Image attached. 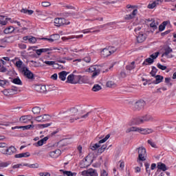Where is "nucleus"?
Returning <instances> with one entry per match:
<instances>
[{
    "label": "nucleus",
    "instance_id": "obj_36",
    "mask_svg": "<svg viewBox=\"0 0 176 176\" xmlns=\"http://www.w3.org/2000/svg\"><path fill=\"white\" fill-rule=\"evenodd\" d=\"M34 124H29L26 126H21L20 128L23 129V130H32L34 129Z\"/></svg>",
    "mask_w": 176,
    "mask_h": 176
},
{
    "label": "nucleus",
    "instance_id": "obj_61",
    "mask_svg": "<svg viewBox=\"0 0 176 176\" xmlns=\"http://www.w3.org/2000/svg\"><path fill=\"white\" fill-rule=\"evenodd\" d=\"M44 64H46L47 65H53L54 64V61L45 60Z\"/></svg>",
    "mask_w": 176,
    "mask_h": 176
},
{
    "label": "nucleus",
    "instance_id": "obj_59",
    "mask_svg": "<svg viewBox=\"0 0 176 176\" xmlns=\"http://www.w3.org/2000/svg\"><path fill=\"white\" fill-rule=\"evenodd\" d=\"M42 6L44 8H47V6H50V3L47 1H44L41 3Z\"/></svg>",
    "mask_w": 176,
    "mask_h": 176
},
{
    "label": "nucleus",
    "instance_id": "obj_58",
    "mask_svg": "<svg viewBox=\"0 0 176 176\" xmlns=\"http://www.w3.org/2000/svg\"><path fill=\"white\" fill-rule=\"evenodd\" d=\"M20 49H21L22 50H24V49H27V45L25 44H23V43H19L18 45Z\"/></svg>",
    "mask_w": 176,
    "mask_h": 176
},
{
    "label": "nucleus",
    "instance_id": "obj_13",
    "mask_svg": "<svg viewBox=\"0 0 176 176\" xmlns=\"http://www.w3.org/2000/svg\"><path fill=\"white\" fill-rule=\"evenodd\" d=\"M170 53H173V49L170 47H166L164 48V53L162 54V57H167V58H173L174 56L170 55Z\"/></svg>",
    "mask_w": 176,
    "mask_h": 176
},
{
    "label": "nucleus",
    "instance_id": "obj_45",
    "mask_svg": "<svg viewBox=\"0 0 176 176\" xmlns=\"http://www.w3.org/2000/svg\"><path fill=\"white\" fill-rule=\"evenodd\" d=\"M29 43H36V38H35L32 36H29Z\"/></svg>",
    "mask_w": 176,
    "mask_h": 176
},
{
    "label": "nucleus",
    "instance_id": "obj_40",
    "mask_svg": "<svg viewBox=\"0 0 176 176\" xmlns=\"http://www.w3.org/2000/svg\"><path fill=\"white\" fill-rule=\"evenodd\" d=\"M67 60V61H72V58L69 57H64L63 58V60H58V63H61L62 64H65Z\"/></svg>",
    "mask_w": 176,
    "mask_h": 176
},
{
    "label": "nucleus",
    "instance_id": "obj_42",
    "mask_svg": "<svg viewBox=\"0 0 176 176\" xmlns=\"http://www.w3.org/2000/svg\"><path fill=\"white\" fill-rule=\"evenodd\" d=\"M12 83H14L15 85H19L21 86L23 85V82H21V80H20L19 78H14L12 80Z\"/></svg>",
    "mask_w": 176,
    "mask_h": 176
},
{
    "label": "nucleus",
    "instance_id": "obj_29",
    "mask_svg": "<svg viewBox=\"0 0 176 176\" xmlns=\"http://www.w3.org/2000/svg\"><path fill=\"white\" fill-rule=\"evenodd\" d=\"M74 80L76 83H82L83 82V77L82 76H74Z\"/></svg>",
    "mask_w": 176,
    "mask_h": 176
},
{
    "label": "nucleus",
    "instance_id": "obj_27",
    "mask_svg": "<svg viewBox=\"0 0 176 176\" xmlns=\"http://www.w3.org/2000/svg\"><path fill=\"white\" fill-rule=\"evenodd\" d=\"M30 153L26 152V153L16 154L14 155V157H16V159H19V158H21V157H30Z\"/></svg>",
    "mask_w": 176,
    "mask_h": 176
},
{
    "label": "nucleus",
    "instance_id": "obj_1",
    "mask_svg": "<svg viewBox=\"0 0 176 176\" xmlns=\"http://www.w3.org/2000/svg\"><path fill=\"white\" fill-rule=\"evenodd\" d=\"M79 112V110L76 107H72L69 110H67V111L63 112L65 115H67L69 116V121L70 123H74L75 120H78L79 119H86V118L89 117V115H90V112L87 113L84 116H78V113Z\"/></svg>",
    "mask_w": 176,
    "mask_h": 176
},
{
    "label": "nucleus",
    "instance_id": "obj_23",
    "mask_svg": "<svg viewBox=\"0 0 176 176\" xmlns=\"http://www.w3.org/2000/svg\"><path fill=\"white\" fill-rule=\"evenodd\" d=\"M45 39L47 41H49V42H54V41H58L60 39V35L59 34H53L50 36V38H42Z\"/></svg>",
    "mask_w": 176,
    "mask_h": 176
},
{
    "label": "nucleus",
    "instance_id": "obj_14",
    "mask_svg": "<svg viewBox=\"0 0 176 176\" xmlns=\"http://www.w3.org/2000/svg\"><path fill=\"white\" fill-rule=\"evenodd\" d=\"M35 120H36V122H46L47 120H50V116L47 114L39 116L35 118Z\"/></svg>",
    "mask_w": 176,
    "mask_h": 176
},
{
    "label": "nucleus",
    "instance_id": "obj_7",
    "mask_svg": "<svg viewBox=\"0 0 176 176\" xmlns=\"http://www.w3.org/2000/svg\"><path fill=\"white\" fill-rule=\"evenodd\" d=\"M52 50H60V48H42V49H39V50H36V53L38 56H41V54H42V53H47L48 54H50V52H52Z\"/></svg>",
    "mask_w": 176,
    "mask_h": 176
},
{
    "label": "nucleus",
    "instance_id": "obj_52",
    "mask_svg": "<svg viewBox=\"0 0 176 176\" xmlns=\"http://www.w3.org/2000/svg\"><path fill=\"white\" fill-rule=\"evenodd\" d=\"M158 56H159V52H155V53L151 54V55L150 56V57H151V58L152 60H154L155 58H157Z\"/></svg>",
    "mask_w": 176,
    "mask_h": 176
},
{
    "label": "nucleus",
    "instance_id": "obj_28",
    "mask_svg": "<svg viewBox=\"0 0 176 176\" xmlns=\"http://www.w3.org/2000/svg\"><path fill=\"white\" fill-rule=\"evenodd\" d=\"M3 32L6 34H12V32H14V28L13 26H9L3 30Z\"/></svg>",
    "mask_w": 176,
    "mask_h": 176
},
{
    "label": "nucleus",
    "instance_id": "obj_51",
    "mask_svg": "<svg viewBox=\"0 0 176 176\" xmlns=\"http://www.w3.org/2000/svg\"><path fill=\"white\" fill-rule=\"evenodd\" d=\"M150 27L153 29V31H155V30H157V25H156L155 21H153V22L150 24Z\"/></svg>",
    "mask_w": 176,
    "mask_h": 176
},
{
    "label": "nucleus",
    "instance_id": "obj_49",
    "mask_svg": "<svg viewBox=\"0 0 176 176\" xmlns=\"http://www.w3.org/2000/svg\"><path fill=\"white\" fill-rule=\"evenodd\" d=\"M90 148L92 151H96V149H98L100 148V144H95L93 146H90Z\"/></svg>",
    "mask_w": 176,
    "mask_h": 176
},
{
    "label": "nucleus",
    "instance_id": "obj_63",
    "mask_svg": "<svg viewBox=\"0 0 176 176\" xmlns=\"http://www.w3.org/2000/svg\"><path fill=\"white\" fill-rule=\"evenodd\" d=\"M9 163L8 162H1L0 163V167H8Z\"/></svg>",
    "mask_w": 176,
    "mask_h": 176
},
{
    "label": "nucleus",
    "instance_id": "obj_11",
    "mask_svg": "<svg viewBox=\"0 0 176 176\" xmlns=\"http://www.w3.org/2000/svg\"><path fill=\"white\" fill-rule=\"evenodd\" d=\"M98 67H104V65H95L89 68V70L92 71L93 72L92 78H95V76L100 75V72L101 70L98 69Z\"/></svg>",
    "mask_w": 176,
    "mask_h": 176
},
{
    "label": "nucleus",
    "instance_id": "obj_20",
    "mask_svg": "<svg viewBox=\"0 0 176 176\" xmlns=\"http://www.w3.org/2000/svg\"><path fill=\"white\" fill-rule=\"evenodd\" d=\"M139 133H140V134H151V133H153V129L139 127Z\"/></svg>",
    "mask_w": 176,
    "mask_h": 176
},
{
    "label": "nucleus",
    "instance_id": "obj_5",
    "mask_svg": "<svg viewBox=\"0 0 176 176\" xmlns=\"http://www.w3.org/2000/svg\"><path fill=\"white\" fill-rule=\"evenodd\" d=\"M54 24L56 27H62V25H69L71 22L64 18H55Z\"/></svg>",
    "mask_w": 176,
    "mask_h": 176
},
{
    "label": "nucleus",
    "instance_id": "obj_48",
    "mask_svg": "<svg viewBox=\"0 0 176 176\" xmlns=\"http://www.w3.org/2000/svg\"><path fill=\"white\" fill-rule=\"evenodd\" d=\"M50 126H52V123H47L43 124H39L38 127L40 129H46V127H49Z\"/></svg>",
    "mask_w": 176,
    "mask_h": 176
},
{
    "label": "nucleus",
    "instance_id": "obj_43",
    "mask_svg": "<svg viewBox=\"0 0 176 176\" xmlns=\"http://www.w3.org/2000/svg\"><path fill=\"white\" fill-rule=\"evenodd\" d=\"M109 137H111V135L107 134L104 138L100 140L98 142V144H104V142H106L107 141V140L109 138Z\"/></svg>",
    "mask_w": 176,
    "mask_h": 176
},
{
    "label": "nucleus",
    "instance_id": "obj_37",
    "mask_svg": "<svg viewBox=\"0 0 176 176\" xmlns=\"http://www.w3.org/2000/svg\"><path fill=\"white\" fill-rule=\"evenodd\" d=\"M37 89H39L40 93H46V86L45 85H38Z\"/></svg>",
    "mask_w": 176,
    "mask_h": 176
},
{
    "label": "nucleus",
    "instance_id": "obj_55",
    "mask_svg": "<svg viewBox=\"0 0 176 176\" xmlns=\"http://www.w3.org/2000/svg\"><path fill=\"white\" fill-rule=\"evenodd\" d=\"M147 142L148 144H149V145H151V146H152V148H157V146H156V144L152 142L151 140H148Z\"/></svg>",
    "mask_w": 176,
    "mask_h": 176
},
{
    "label": "nucleus",
    "instance_id": "obj_24",
    "mask_svg": "<svg viewBox=\"0 0 176 176\" xmlns=\"http://www.w3.org/2000/svg\"><path fill=\"white\" fill-rule=\"evenodd\" d=\"M49 136L45 137L44 138L38 140L36 144H34L35 146H42L49 140Z\"/></svg>",
    "mask_w": 176,
    "mask_h": 176
},
{
    "label": "nucleus",
    "instance_id": "obj_18",
    "mask_svg": "<svg viewBox=\"0 0 176 176\" xmlns=\"http://www.w3.org/2000/svg\"><path fill=\"white\" fill-rule=\"evenodd\" d=\"M154 77H155V80L151 82L153 85H159V83H162V82H163V79H164V77L161 75H157Z\"/></svg>",
    "mask_w": 176,
    "mask_h": 176
},
{
    "label": "nucleus",
    "instance_id": "obj_21",
    "mask_svg": "<svg viewBox=\"0 0 176 176\" xmlns=\"http://www.w3.org/2000/svg\"><path fill=\"white\" fill-rule=\"evenodd\" d=\"M6 155H13L17 152V149L14 146H11L9 148L6 147Z\"/></svg>",
    "mask_w": 176,
    "mask_h": 176
},
{
    "label": "nucleus",
    "instance_id": "obj_47",
    "mask_svg": "<svg viewBox=\"0 0 176 176\" xmlns=\"http://www.w3.org/2000/svg\"><path fill=\"white\" fill-rule=\"evenodd\" d=\"M157 68H159L160 69H162V71H164L166 69H167V67L166 66H164L160 63H157Z\"/></svg>",
    "mask_w": 176,
    "mask_h": 176
},
{
    "label": "nucleus",
    "instance_id": "obj_41",
    "mask_svg": "<svg viewBox=\"0 0 176 176\" xmlns=\"http://www.w3.org/2000/svg\"><path fill=\"white\" fill-rule=\"evenodd\" d=\"M107 87H116V84L113 81H108L107 82Z\"/></svg>",
    "mask_w": 176,
    "mask_h": 176
},
{
    "label": "nucleus",
    "instance_id": "obj_26",
    "mask_svg": "<svg viewBox=\"0 0 176 176\" xmlns=\"http://www.w3.org/2000/svg\"><path fill=\"white\" fill-rule=\"evenodd\" d=\"M67 75H68V73H67L65 71H63L58 73V78L60 79V80L64 81L65 79H67Z\"/></svg>",
    "mask_w": 176,
    "mask_h": 176
},
{
    "label": "nucleus",
    "instance_id": "obj_17",
    "mask_svg": "<svg viewBox=\"0 0 176 176\" xmlns=\"http://www.w3.org/2000/svg\"><path fill=\"white\" fill-rule=\"evenodd\" d=\"M138 13V10L137 9L133 10L131 14H126L125 16V20H132V19H134V17L137 16Z\"/></svg>",
    "mask_w": 176,
    "mask_h": 176
},
{
    "label": "nucleus",
    "instance_id": "obj_6",
    "mask_svg": "<svg viewBox=\"0 0 176 176\" xmlns=\"http://www.w3.org/2000/svg\"><path fill=\"white\" fill-rule=\"evenodd\" d=\"M21 72L23 74V76L27 78L28 79L32 80L34 79V73L31 72L28 67H23L21 69Z\"/></svg>",
    "mask_w": 176,
    "mask_h": 176
},
{
    "label": "nucleus",
    "instance_id": "obj_16",
    "mask_svg": "<svg viewBox=\"0 0 176 176\" xmlns=\"http://www.w3.org/2000/svg\"><path fill=\"white\" fill-rule=\"evenodd\" d=\"M85 21H91L93 23L94 21H104V18L101 16H96L93 14V16H90V18L86 19Z\"/></svg>",
    "mask_w": 176,
    "mask_h": 176
},
{
    "label": "nucleus",
    "instance_id": "obj_32",
    "mask_svg": "<svg viewBox=\"0 0 176 176\" xmlns=\"http://www.w3.org/2000/svg\"><path fill=\"white\" fill-rule=\"evenodd\" d=\"M32 111L34 115H39V113H41V107H34L32 108Z\"/></svg>",
    "mask_w": 176,
    "mask_h": 176
},
{
    "label": "nucleus",
    "instance_id": "obj_64",
    "mask_svg": "<svg viewBox=\"0 0 176 176\" xmlns=\"http://www.w3.org/2000/svg\"><path fill=\"white\" fill-rule=\"evenodd\" d=\"M40 176H50V173L45 172V173H39Z\"/></svg>",
    "mask_w": 176,
    "mask_h": 176
},
{
    "label": "nucleus",
    "instance_id": "obj_56",
    "mask_svg": "<svg viewBox=\"0 0 176 176\" xmlns=\"http://www.w3.org/2000/svg\"><path fill=\"white\" fill-rule=\"evenodd\" d=\"M63 174L64 175H67V176H74V173L71 171H63Z\"/></svg>",
    "mask_w": 176,
    "mask_h": 176
},
{
    "label": "nucleus",
    "instance_id": "obj_22",
    "mask_svg": "<svg viewBox=\"0 0 176 176\" xmlns=\"http://www.w3.org/2000/svg\"><path fill=\"white\" fill-rule=\"evenodd\" d=\"M66 82L71 83L72 85H76V82L75 81V76L74 74L69 75Z\"/></svg>",
    "mask_w": 176,
    "mask_h": 176
},
{
    "label": "nucleus",
    "instance_id": "obj_60",
    "mask_svg": "<svg viewBox=\"0 0 176 176\" xmlns=\"http://www.w3.org/2000/svg\"><path fill=\"white\" fill-rule=\"evenodd\" d=\"M153 8H156V4H155L154 2H153L151 4L148 5V9H153Z\"/></svg>",
    "mask_w": 176,
    "mask_h": 176
},
{
    "label": "nucleus",
    "instance_id": "obj_46",
    "mask_svg": "<svg viewBox=\"0 0 176 176\" xmlns=\"http://www.w3.org/2000/svg\"><path fill=\"white\" fill-rule=\"evenodd\" d=\"M27 119H28V116H23L20 118L19 120L22 122V123H25L27 122Z\"/></svg>",
    "mask_w": 176,
    "mask_h": 176
},
{
    "label": "nucleus",
    "instance_id": "obj_62",
    "mask_svg": "<svg viewBox=\"0 0 176 176\" xmlns=\"http://www.w3.org/2000/svg\"><path fill=\"white\" fill-rule=\"evenodd\" d=\"M6 83H8L6 80H0V86H1V87H3Z\"/></svg>",
    "mask_w": 176,
    "mask_h": 176
},
{
    "label": "nucleus",
    "instance_id": "obj_25",
    "mask_svg": "<svg viewBox=\"0 0 176 176\" xmlns=\"http://www.w3.org/2000/svg\"><path fill=\"white\" fill-rule=\"evenodd\" d=\"M136 132V133H139L140 131V127H138V126H131V127H129L126 130V134H129V133H131V132Z\"/></svg>",
    "mask_w": 176,
    "mask_h": 176
},
{
    "label": "nucleus",
    "instance_id": "obj_10",
    "mask_svg": "<svg viewBox=\"0 0 176 176\" xmlns=\"http://www.w3.org/2000/svg\"><path fill=\"white\" fill-rule=\"evenodd\" d=\"M98 67H104V65H95L89 68V70L92 71L93 72L92 78H95V76L100 75V72L101 70L98 69Z\"/></svg>",
    "mask_w": 176,
    "mask_h": 176
},
{
    "label": "nucleus",
    "instance_id": "obj_53",
    "mask_svg": "<svg viewBox=\"0 0 176 176\" xmlns=\"http://www.w3.org/2000/svg\"><path fill=\"white\" fill-rule=\"evenodd\" d=\"M171 78H165V83L168 85V86H173V83L170 82Z\"/></svg>",
    "mask_w": 176,
    "mask_h": 176
},
{
    "label": "nucleus",
    "instance_id": "obj_9",
    "mask_svg": "<svg viewBox=\"0 0 176 176\" xmlns=\"http://www.w3.org/2000/svg\"><path fill=\"white\" fill-rule=\"evenodd\" d=\"M98 67H104V65H95L89 68V70L92 71L93 72L92 78H95V76L100 75V72L101 70L98 69Z\"/></svg>",
    "mask_w": 176,
    "mask_h": 176
},
{
    "label": "nucleus",
    "instance_id": "obj_35",
    "mask_svg": "<svg viewBox=\"0 0 176 176\" xmlns=\"http://www.w3.org/2000/svg\"><path fill=\"white\" fill-rule=\"evenodd\" d=\"M153 59L152 58H147L143 63V65H148V64H153Z\"/></svg>",
    "mask_w": 176,
    "mask_h": 176
},
{
    "label": "nucleus",
    "instance_id": "obj_30",
    "mask_svg": "<svg viewBox=\"0 0 176 176\" xmlns=\"http://www.w3.org/2000/svg\"><path fill=\"white\" fill-rule=\"evenodd\" d=\"M157 168L160 170H162V171H166L167 170V166H166V164H163V163H158L157 164Z\"/></svg>",
    "mask_w": 176,
    "mask_h": 176
},
{
    "label": "nucleus",
    "instance_id": "obj_38",
    "mask_svg": "<svg viewBox=\"0 0 176 176\" xmlns=\"http://www.w3.org/2000/svg\"><path fill=\"white\" fill-rule=\"evenodd\" d=\"M156 74H157V68H156L155 66L152 67V71L150 72V75L151 76H156Z\"/></svg>",
    "mask_w": 176,
    "mask_h": 176
},
{
    "label": "nucleus",
    "instance_id": "obj_19",
    "mask_svg": "<svg viewBox=\"0 0 176 176\" xmlns=\"http://www.w3.org/2000/svg\"><path fill=\"white\" fill-rule=\"evenodd\" d=\"M116 52V49L109 51V50L104 48L102 51V56H104V57H108V56H111V54H112V53H114Z\"/></svg>",
    "mask_w": 176,
    "mask_h": 176
},
{
    "label": "nucleus",
    "instance_id": "obj_34",
    "mask_svg": "<svg viewBox=\"0 0 176 176\" xmlns=\"http://www.w3.org/2000/svg\"><path fill=\"white\" fill-rule=\"evenodd\" d=\"M135 64V62L133 61L130 65L126 66V69L127 71H131V69H134V68H135V66L134 65Z\"/></svg>",
    "mask_w": 176,
    "mask_h": 176
},
{
    "label": "nucleus",
    "instance_id": "obj_15",
    "mask_svg": "<svg viewBox=\"0 0 176 176\" xmlns=\"http://www.w3.org/2000/svg\"><path fill=\"white\" fill-rule=\"evenodd\" d=\"M60 155H61V151L60 149H56L49 153V156L52 159H57Z\"/></svg>",
    "mask_w": 176,
    "mask_h": 176
},
{
    "label": "nucleus",
    "instance_id": "obj_54",
    "mask_svg": "<svg viewBox=\"0 0 176 176\" xmlns=\"http://www.w3.org/2000/svg\"><path fill=\"white\" fill-rule=\"evenodd\" d=\"M30 168H39V164L38 163L30 164Z\"/></svg>",
    "mask_w": 176,
    "mask_h": 176
},
{
    "label": "nucleus",
    "instance_id": "obj_8",
    "mask_svg": "<svg viewBox=\"0 0 176 176\" xmlns=\"http://www.w3.org/2000/svg\"><path fill=\"white\" fill-rule=\"evenodd\" d=\"M145 105H146V102L142 99H140L135 102V109L138 111H141V109H144V107H145Z\"/></svg>",
    "mask_w": 176,
    "mask_h": 176
},
{
    "label": "nucleus",
    "instance_id": "obj_44",
    "mask_svg": "<svg viewBox=\"0 0 176 176\" xmlns=\"http://www.w3.org/2000/svg\"><path fill=\"white\" fill-rule=\"evenodd\" d=\"M18 90H19V88H17L16 87H12V88L9 89V91L10 93L14 92L13 94H16Z\"/></svg>",
    "mask_w": 176,
    "mask_h": 176
},
{
    "label": "nucleus",
    "instance_id": "obj_3",
    "mask_svg": "<svg viewBox=\"0 0 176 176\" xmlns=\"http://www.w3.org/2000/svg\"><path fill=\"white\" fill-rule=\"evenodd\" d=\"M150 120H153V118L150 115H145L141 117L134 118L131 121V125L135 124L139 126V124H142L145 122H149Z\"/></svg>",
    "mask_w": 176,
    "mask_h": 176
},
{
    "label": "nucleus",
    "instance_id": "obj_39",
    "mask_svg": "<svg viewBox=\"0 0 176 176\" xmlns=\"http://www.w3.org/2000/svg\"><path fill=\"white\" fill-rule=\"evenodd\" d=\"M101 89H102L100 85L98 84H96L94 85L93 88H92V91H100V90H101Z\"/></svg>",
    "mask_w": 176,
    "mask_h": 176
},
{
    "label": "nucleus",
    "instance_id": "obj_50",
    "mask_svg": "<svg viewBox=\"0 0 176 176\" xmlns=\"http://www.w3.org/2000/svg\"><path fill=\"white\" fill-rule=\"evenodd\" d=\"M21 12L22 13H28V14H32V13H34V11L31 10H26V9H22Z\"/></svg>",
    "mask_w": 176,
    "mask_h": 176
},
{
    "label": "nucleus",
    "instance_id": "obj_31",
    "mask_svg": "<svg viewBox=\"0 0 176 176\" xmlns=\"http://www.w3.org/2000/svg\"><path fill=\"white\" fill-rule=\"evenodd\" d=\"M168 24V21H164L161 25L159 26V31H164V29L166 28V25Z\"/></svg>",
    "mask_w": 176,
    "mask_h": 176
},
{
    "label": "nucleus",
    "instance_id": "obj_4",
    "mask_svg": "<svg viewBox=\"0 0 176 176\" xmlns=\"http://www.w3.org/2000/svg\"><path fill=\"white\" fill-rule=\"evenodd\" d=\"M136 152L138 153V157L137 160L138 163H140V161L145 162L146 160V158L145 157L146 156V149L144 146H140L136 148Z\"/></svg>",
    "mask_w": 176,
    "mask_h": 176
},
{
    "label": "nucleus",
    "instance_id": "obj_2",
    "mask_svg": "<svg viewBox=\"0 0 176 176\" xmlns=\"http://www.w3.org/2000/svg\"><path fill=\"white\" fill-rule=\"evenodd\" d=\"M138 43H142L146 39V34H145V29L138 27L134 30Z\"/></svg>",
    "mask_w": 176,
    "mask_h": 176
},
{
    "label": "nucleus",
    "instance_id": "obj_33",
    "mask_svg": "<svg viewBox=\"0 0 176 176\" xmlns=\"http://www.w3.org/2000/svg\"><path fill=\"white\" fill-rule=\"evenodd\" d=\"M23 61L21 60H19L18 61L16 62L15 63V66L16 68H20V71H21V68H23V67L25 66H23Z\"/></svg>",
    "mask_w": 176,
    "mask_h": 176
},
{
    "label": "nucleus",
    "instance_id": "obj_57",
    "mask_svg": "<svg viewBox=\"0 0 176 176\" xmlns=\"http://www.w3.org/2000/svg\"><path fill=\"white\" fill-rule=\"evenodd\" d=\"M30 63H32L33 67H41L40 63L36 61L30 60Z\"/></svg>",
    "mask_w": 176,
    "mask_h": 176
},
{
    "label": "nucleus",
    "instance_id": "obj_12",
    "mask_svg": "<svg viewBox=\"0 0 176 176\" xmlns=\"http://www.w3.org/2000/svg\"><path fill=\"white\" fill-rule=\"evenodd\" d=\"M82 175L84 176H98L97 170L96 169L89 168L87 170H84L81 173Z\"/></svg>",
    "mask_w": 176,
    "mask_h": 176
}]
</instances>
